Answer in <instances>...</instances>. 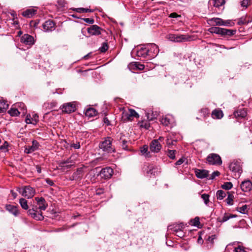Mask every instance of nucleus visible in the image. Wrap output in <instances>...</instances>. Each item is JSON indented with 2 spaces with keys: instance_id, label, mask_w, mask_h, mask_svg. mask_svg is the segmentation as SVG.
Wrapping results in <instances>:
<instances>
[{
  "instance_id": "393cba45",
  "label": "nucleus",
  "mask_w": 252,
  "mask_h": 252,
  "mask_svg": "<svg viewBox=\"0 0 252 252\" xmlns=\"http://www.w3.org/2000/svg\"><path fill=\"white\" fill-rule=\"evenodd\" d=\"M120 135L121 136L119 139L120 145L123 149L125 150H128L129 149L126 145V143L128 142L127 139L124 135H121V134H120Z\"/></svg>"
},
{
  "instance_id": "2f4dec72",
  "label": "nucleus",
  "mask_w": 252,
  "mask_h": 252,
  "mask_svg": "<svg viewBox=\"0 0 252 252\" xmlns=\"http://www.w3.org/2000/svg\"><path fill=\"white\" fill-rule=\"evenodd\" d=\"M249 210V207L247 205H242L240 206V204H239V206L237 207V211L243 214H247Z\"/></svg>"
},
{
  "instance_id": "2eb2a0df",
  "label": "nucleus",
  "mask_w": 252,
  "mask_h": 252,
  "mask_svg": "<svg viewBox=\"0 0 252 252\" xmlns=\"http://www.w3.org/2000/svg\"><path fill=\"white\" fill-rule=\"evenodd\" d=\"M42 27L45 32H52L55 29V24L51 20H48L43 24Z\"/></svg>"
},
{
  "instance_id": "8fccbe9b",
  "label": "nucleus",
  "mask_w": 252,
  "mask_h": 252,
  "mask_svg": "<svg viewBox=\"0 0 252 252\" xmlns=\"http://www.w3.org/2000/svg\"><path fill=\"white\" fill-rule=\"evenodd\" d=\"M176 151L175 150H168L167 155L171 159H174L175 158V153Z\"/></svg>"
},
{
  "instance_id": "c9c22d12",
  "label": "nucleus",
  "mask_w": 252,
  "mask_h": 252,
  "mask_svg": "<svg viewBox=\"0 0 252 252\" xmlns=\"http://www.w3.org/2000/svg\"><path fill=\"white\" fill-rule=\"evenodd\" d=\"M8 107V104L3 100H0V113H3L6 111Z\"/></svg>"
},
{
  "instance_id": "e433bc0d",
  "label": "nucleus",
  "mask_w": 252,
  "mask_h": 252,
  "mask_svg": "<svg viewBox=\"0 0 252 252\" xmlns=\"http://www.w3.org/2000/svg\"><path fill=\"white\" fill-rule=\"evenodd\" d=\"M210 22L214 25L218 26H223V20L219 18H214L210 19Z\"/></svg>"
},
{
  "instance_id": "4d7b16f0",
  "label": "nucleus",
  "mask_w": 252,
  "mask_h": 252,
  "mask_svg": "<svg viewBox=\"0 0 252 252\" xmlns=\"http://www.w3.org/2000/svg\"><path fill=\"white\" fill-rule=\"evenodd\" d=\"M236 168V162H233L229 164V168L232 171H235Z\"/></svg>"
},
{
  "instance_id": "4be33fe9",
  "label": "nucleus",
  "mask_w": 252,
  "mask_h": 252,
  "mask_svg": "<svg viewBox=\"0 0 252 252\" xmlns=\"http://www.w3.org/2000/svg\"><path fill=\"white\" fill-rule=\"evenodd\" d=\"M208 173L209 171L206 170H201L198 169H196L195 170V174L196 176L198 178L200 179H203L205 178H208Z\"/></svg>"
},
{
  "instance_id": "0e129e2a",
  "label": "nucleus",
  "mask_w": 252,
  "mask_h": 252,
  "mask_svg": "<svg viewBox=\"0 0 252 252\" xmlns=\"http://www.w3.org/2000/svg\"><path fill=\"white\" fill-rule=\"evenodd\" d=\"M181 17L180 15H179L178 14H177L176 13H175V12L171 13L169 15V17H171V18H177V17Z\"/></svg>"
},
{
  "instance_id": "473e14b6",
  "label": "nucleus",
  "mask_w": 252,
  "mask_h": 252,
  "mask_svg": "<svg viewBox=\"0 0 252 252\" xmlns=\"http://www.w3.org/2000/svg\"><path fill=\"white\" fill-rule=\"evenodd\" d=\"M210 2L216 7L222 6L225 3L224 0H210Z\"/></svg>"
},
{
  "instance_id": "58836bf2",
  "label": "nucleus",
  "mask_w": 252,
  "mask_h": 252,
  "mask_svg": "<svg viewBox=\"0 0 252 252\" xmlns=\"http://www.w3.org/2000/svg\"><path fill=\"white\" fill-rule=\"evenodd\" d=\"M247 111L245 108H240L237 109V117L244 118L247 115Z\"/></svg>"
},
{
  "instance_id": "13d9d810",
  "label": "nucleus",
  "mask_w": 252,
  "mask_h": 252,
  "mask_svg": "<svg viewBox=\"0 0 252 252\" xmlns=\"http://www.w3.org/2000/svg\"><path fill=\"white\" fill-rule=\"evenodd\" d=\"M82 19L85 22L91 24H93L94 22V21L93 18H82Z\"/></svg>"
},
{
  "instance_id": "49530a36",
  "label": "nucleus",
  "mask_w": 252,
  "mask_h": 252,
  "mask_svg": "<svg viewBox=\"0 0 252 252\" xmlns=\"http://www.w3.org/2000/svg\"><path fill=\"white\" fill-rule=\"evenodd\" d=\"M108 49V46L106 42H103L102 46L99 48V50L101 53L105 52Z\"/></svg>"
},
{
  "instance_id": "6e6552de",
  "label": "nucleus",
  "mask_w": 252,
  "mask_h": 252,
  "mask_svg": "<svg viewBox=\"0 0 252 252\" xmlns=\"http://www.w3.org/2000/svg\"><path fill=\"white\" fill-rule=\"evenodd\" d=\"M143 169L146 171L147 174L150 175H155L159 172L158 167L152 164L145 165Z\"/></svg>"
},
{
  "instance_id": "a18cd8bd",
  "label": "nucleus",
  "mask_w": 252,
  "mask_h": 252,
  "mask_svg": "<svg viewBox=\"0 0 252 252\" xmlns=\"http://www.w3.org/2000/svg\"><path fill=\"white\" fill-rule=\"evenodd\" d=\"M234 196L230 194H228L227 198L226 199V203L229 205H232L233 204Z\"/></svg>"
},
{
  "instance_id": "680f3d73",
  "label": "nucleus",
  "mask_w": 252,
  "mask_h": 252,
  "mask_svg": "<svg viewBox=\"0 0 252 252\" xmlns=\"http://www.w3.org/2000/svg\"><path fill=\"white\" fill-rule=\"evenodd\" d=\"M237 252H247L245 248L240 245H237Z\"/></svg>"
},
{
  "instance_id": "bb28decb",
  "label": "nucleus",
  "mask_w": 252,
  "mask_h": 252,
  "mask_svg": "<svg viewBox=\"0 0 252 252\" xmlns=\"http://www.w3.org/2000/svg\"><path fill=\"white\" fill-rule=\"evenodd\" d=\"M5 208L7 211L14 215L15 216H17L19 214L18 208L15 206L6 205Z\"/></svg>"
},
{
  "instance_id": "5fc2aeb1",
  "label": "nucleus",
  "mask_w": 252,
  "mask_h": 252,
  "mask_svg": "<svg viewBox=\"0 0 252 252\" xmlns=\"http://www.w3.org/2000/svg\"><path fill=\"white\" fill-rule=\"evenodd\" d=\"M32 119L33 125H36L38 122V116L36 114H33Z\"/></svg>"
},
{
  "instance_id": "338daca9",
  "label": "nucleus",
  "mask_w": 252,
  "mask_h": 252,
  "mask_svg": "<svg viewBox=\"0 0 252 252\" xmlns=\"http://www.w3.org/2000/svg\"><path fill=\"white\" fill-rule=\"evenodd\" d=\"M184 161V160L183 158L179 159L178 161H176L175 164L176 165H180L182 164Z\"/></svg>"
},
{
  "instance_id": "0eeeda50",
  "label": "nucleus",
  "mask_w": 252,
  "mask_h": 252,
  "mask_svg": "<svg viewBox=\"0 0 252 252\" xmlns=\"http://www.w3.org/2000/svg\"><path fill=\"white\" fill-rule=\"evenodd\" d=\"M148 49V56L151 58H154L157 56L159 52L158 46L154 43L149 44L147 45Z\"/></svg>"
},
{
  "instance_id": "39448f33",
  "label": "nucleus",
  "mask_w": 252,
  "mask_h": 252,
  "mask_svg": "<svg viewBox=\"0 0 252 252\" xmlns=\"http://www.w3.org/2000/svg\"><path fill=\"white\" fill-rule=\"evenodd\" d=\"M17 190L27 198H32L35 193V189L30 186H26L23 189H19Z\"/></svg>"
},
{
  "instance_id": "c03bdc74",
  "label": "nucleus",
  "mask_w": 252,
  "mask_h": 252,
  "mask_svg": "<svg viewBox=\"0 0 252 252\" xmlns=\"http://www.w3.org/2000/svg\"><path fill=\"white\" fill-rule=\"evenodd\" d=\"M233 187V185L231 182H225L221 186V188L223 189L228 190L231 189Z\"/></svg>"
},
{
  "instance_id": "3c124183",
  "label": "nucleus",
  "mask_w": 252,
  "mask_h": 252,
  "mask_svg": "<svg viewBox=\"0 0 252 252\" xmlns=\"http://www.w3.org/2000/svg\"><path fill=\"white\" fill-rule=\"evenodd\" d=\"M73 164V163L69 159H68L67 160L61 161L59 164V166L63 168L64 166V164Z\"/></svg>"
},
{
  "instance_id": "a878e982",
  "label": "nucleus",
  "mask_w": 252,
  "mask_h": 252,
  "mask_svg": "<svg viewBox=\"0 0 252 252\" xmlns=\"http://www.w3.org/2000/svg\"><path fill=\"white\" fill-rule=\"evenodd\" d=\"M148 49L147 47H141L136 52V56L139 57L146 58L148 56Z\"/></svg>"
},
{
  "instance_id": "bf43d9fd",
  "label": "nucleus",
  "mask_w": 252,
  "mask_h": 252,
  "mask_svg": "<svg viewBox=\"0 0 252 252\" xmlns=\"http://www.w3.org/2000/svg\"><path fill=\"white\" fill-rule=\"evenodd\" d=\"M25 122L28 124H33V123H32V119L30 115H28L27 116Z\"/></svg>"
},
{
  "instance_id": "412c9836",
  "label": "nucleus",
  "mask_w": 252,
  "mask_h": 252,
  "mask_svg": "<svg viewBox=\"0 0 252 252\" xmlns=\"http://www.w3.org/2000/svg\"><path fill=\"white\" fill-rule=\"evenodd\" d=\"M184 228V225L182 223H175L170 225L168 226V230H172L175 233L183 229Z\"/></svg>"
},
{
  "instance_id": "603ef678",
  "label": "nucleus",
  "mask_w": 252,
  "mask_h": 252,
  "mask_svg": "<svg viewBox=\"0 0 252 252\" xmlns=\"http://www.w3.org/2000/svg\"><path fill=\"white\" fill-rule=\"evenodd\" d=\"M220 174V173L218 171H214L212 173V174L209 177H208V179L209 180H213L216 177L219 176Z\"/></svg>"
},
{
  "instance_id": "79ce46f5",
  "label": "nucleus",
  "mask_w": 252,
  "mask_h": 252,
  "mask_svg": "<svg viewBox=\"0 0 252 252\" xmlns=\"http://www.w3.org/2000/svg\"><path fill=\"white\" fill-rule=\"evenodd\" d=\"M139 124L141 127L144 128L146 129H148L150 126V123L149 121H142Z\"/></svg>"
},
{
  "instance_id": "ea45409f",
  "label": "nucleus",
  "mask_w": 252,
  "mask_h": 252,
  "mask_svg": "<svg viewBox=\"0 0 252 252\" xmlns=\"http://www.w3.org/2000/svg\"><path fill=\"white\" fill-rule=\"evenodd\" d=\"M141 153L142 155H144L145 157H150V152L148 151V147L147 146H143L141 149Z\"/></svg>"
},
{
  "instance_id": "f3484780",
  "label": "nucleus",
  "mask_w": 252,
  "mask_h": 252,
  "mask_svg": "<svg viewBox=\"0 0 252 252\" xmlns=\"http://www.w3.org/2000/svg\"><path fill=\"white\" fill-rule=\"evenodd\" d=\"M83 176V169L82 168H78L77 170L74 172L70 179L71 180H80Z\"/></svg>"
},
{
  "instance_id": "c85d7f7f",
  "label": "nucleus",
  "mask_w": 252,
  "mask_h": 252,
  "mask_svg": "<svg viewBox=\"0 0 252 252\" xmlns=\"http://www.w3.org/2000/svg\"><path fill=\"white\" fill-rule=\"evenodd\" d=\"M128 67L132 69H137L138 70H142L144 69L145 66L138 62H134L130 63Z\"/></svg>"
},
{
  "instance_id": "37998d69",
  "label": "nucleus",
  "mask_w": 252,
  "mask_h": 252,
  "mask_svg": "<svg viewBox=\"0 0 252 252\" xmlns=\"http://www.w3.org/2000/svg\"><path fill=\"white\" fill-rule=\"evenodd\" d=\"M252 0H243L240 2V5L243 8H246L251 3Z\"/></svg>"
},
{
  "instance_id": "f03ea898",
  "label": "nucleus",
  "mask_w": 252,
  "mask_h": 252,
  "mask_svg": "<svg viewBox=\"0 0 252 252\" xmlns=\"http://www.w3.org/2000/svg\"><path fill=\"white\" fill-rule=\"evenodd\" d=\"M167 38L172 42H183L190 41L191 37L187 34H169Z\"/></svg>"
},
{
  "instance_id": "cd10ccee",
  "label": "nucleus",
  "mask_w": 252,
  "mask_h": 252,
  "mask_svg": "<svg viewBox=\"0 0 252 252\" xmlns=\"http://www.w3.org/2000/svg\"><path fill=\"white\" fill-rule=\"evenodd\" d=\"M236 217V215H233L230 213H225L222 218L218 219L220 222H224L230 219L235 218Z\"/></svg>"
},
{
  "instance_id": "9b49d317",
  "label": "nucleus",
  "mask_w": 252,
  "mask_h": 252,
  "mask_svg": "<svg viewBox=\"0 0 252 252\" xmlns=\"http://www.w3.org/2000/svg\"><path fill=\"white\" fill-rule=\"evenodd\" d=\"M63 112L66 113H70L75 111V105L73 102L66 103L63 105L61 107Z\"/></svg>"
},
{
  "instance_id": "72a5a7b5",
  "label": "nucleus",
  "mask_w": 252,
  "mask_h": 252,
  "mask_svg": "<svg viewBox=\"0 0 252 252\" xmlns=\"http://www.w3.org/2000/svg\"><path fill=\"white\" fill-rule=\"evenodd\" d=\"M71 9L79 13L93 12L94 11L92 9L85 8H73Z\"/></svg>"
},
{
  "instance_id": "e2e57ef3",
  "label": "nucleus",
  "mask_w": 252,
  "mask_h": 252,
  "mask_svg": "<svg viewBox=\"0 0 252 252\" xmlns=\"http://www.w3.org/2000/svg\"><path fill=\"white\" fill-rule=\"evenodd\" d=\"M183 229L179 231L178 232H176L177 236L180 238H182L184 236V233L183 232Z\"/></svg>"
},
{
  "instance_id": "b1692460",
  "label": "nucleus",
  "mask_w": 252,
  "mask_h": 252,
  "mask_svg": "<svg viewBox=\"0 0 252 252\" xmlns=\"http://www.w3.org/2000/svg\"><path fill=\"white\" fill-rule=\"evenodd\" d=\"M28 212L33 219L36 220H42L43 219L42 213H37L34 209L29 210Z\"/></svg>"
},
{
  "instance_id": "9d476101",
  "label": "nucleus",
  "mask_w": 252,
  "mask_h": 252,
  "mask_svg": "<svg viewBox=\"0 0 252 252\" xmlns=\"http://www.w3.org/2000/svg\"><path fill=\"white\" fill-rule=\"evenodd\" d=\"M139 117L138 113L133 109H128V111H125L123 113V118L124 120H131L132 117Z\"/></svg>"
},
{
  "instance_id": "de8ad7c7",
  "label": "nucleus",
  "mask_w": 252,
  "mask_h": 252,
  "mask_svg": "<svg viewBox=\"0 0 252 252\" xmlns=\"http://www.w3.org/2000/svg\"><path fill=\"white\" fill-rule=\"evenodd\" d=\"M201 198L204 200V203L208 205L209 202V195L208 194H202L201 195Z\"/></svg>"
},
{
  "instance_id": "a19ab883",
  "label": "nucleus",
  "mask_w": 252,
  "mask_h": 252,
  "mask_svg": "<svg viewBox=\"0 0 252 252\" xmlns=\"http://www.w3.org/2000/svg\"><path fill=\"white\" fill-rule=\"evenodd\" d=\"M19 203L23 209L27 210L29 208L27 201L25 199L23 198L20 199Z\"/></svg>"
},
{
  "instance_id": "dca6fc26",
  "label": "nucleus",
  "mask_w": 252,
  "mask_h": 252,
  "mask_svg": "<svg viewBox=\"0 0 252 252\" xmlns=\"http://www.w3.org/2000/svg\"><path fill=\"white\" fill-rule=\"evenodd\" d=\"M21 41L28 45H32L34 44L33 37L28 34H25L21 37Z\"/></svg>"
},
{
  "instance_id": "774afa93",
  "label": "nucleus",
  "mask_w": 252,
  "mask_h": 252,
  "mask_svg": "<svg viewBox=\"0 0 252 252\" xmlns=\"http://www.w3.org/2000/svg\"><path fill=\"white\" fill-rule=\"evenodd\" d=\"M45 181H46V182L48 185H50V186H53V185H54V183H53V182L51 180H50V179H48V178L46 179H45Z\"/></svg>"
},
{
  "instance_id": "c756f323",
  "label": "nucleus",
  "mask_w": 252,
  "mask_h": 252,
  "mask_svg": "<svg viewBox=\"0 0 252 252\" xmlns=\"http://www.w3.org/2000/svg\"><path fill=\"white\" fill-rule=\"evenodd\" d=\"M212 116L214 119L216 118L220 119L223 117V114L221 110L216 109L213 111L212 113Z\"/></svg>"
},
{
  "instance_id": "1a4fd4ad",
  "label": "nucleus",
  "mask_w": 252,
  "mask_h": 252,
  "mask_svg": "<svg viewBox=\"0 0 252 252\" xmlns=\"http://www.w3.org/2000/svg\"><path fill=\"white\" fill-rule=\"evenodd\" d=\"M174 121V118L170 115H167L160 119L161 123L165 126H173Z\"/></svg>"
},
{
  "instance_id": "7c9ffc66",
  "label": "nucleus",
  "mask_w": 252,
  "mask_h": 252,
  "mask_svg": "<svg viewBox=\"0 0 252 252\" xmlns=\"http://www.w3.org/2000/svg\"><path fill=\"white\" fill-rule=\"evenodd\" d=\"M97 112L96 110L94 108H89L85 110V115L89 117H94L96 116Z\"/></svg>"
},
{
  "instance_id": "f8f14e48",
  "label": "nucleus",
  "mask_w": 252,
  "mask_h": 252,
  "mask_svg": "<svg viewBox=\"0 0 252 252\" xmlns=\"http://www.w3.org/2000/svg\"><path fill=\"white\" fill-rule=\"evenodd\" d=\"M161 149V145L158 140H154L150 143V149L152 152L158 153Z\"/></svg>"
},
{
  "instance_id": "5701e85b",
  "label": "nucleus",
  "mask_w": 252,
  "mask_h": 252,
  "mask_svg": "<svg viewBox=\"0 0 252 252\" xmlns=\"http://www.w3.org/2000/svg\"><path fill=\"white\" fill-rule=\"evenodd\" d=\"M36 9L31 8L23 11L22 14L26 18H31L36 13Z\"/></svg>"
},
{
  "instance_id": "6e6d98bb",
  "label": "nucleus",
  "mask_w": 252,
  "mask_h": 252,
  "mask_svg": "<svg viewBox=\"0 0 252 252\" xmlns=\"http://www.w3.org/2000/svg\"><path fill=\"white\" fill-rule=\"evenodd\" d=\"M192 224L194 226H198L200 223L199 218L198 217H195L192 220Z\"/></svg>"
},
{
  "instance_id": "423d86ee",
  "label": "nucleus",
  "mask_w": 252,
  "mask_h": 252,
  "mask_svg": "<svg viewBox=\"0 0 252 252\" xmlns=\"http://www.w3.org/2000/svg\"><path fill=\"white\" fill-rule=\"evenodd\" d=\"M207 161L209 164L212 165H220L222 160L220 156L216 154H210L207 158Z\"/></svg>"
},
{
  "instance_id": "aec40b11",
  "label": "nucleus",
  "mask_w": 252,
  "mask_h": 252,
  "mask_svg": "<svg viewBox=\"0 0 252 252\" xmlns=\"http://www.w3.org/2000/svg\"><path fill=\"white\" fill-rule=\"evenodd\" d=\"M38 143L36 141L33 140L32 142V146H27L25 148V152L27 154H30L34 152L38 149Z\"/></svg>"
},
{
  "instance_id": "09e8293b",
  "label": "nucleus",
  "mask_w": 252,
  "mask_h": 252,
  "mask_svg": "<svg viewBox=\"0 0 252 252\" xmlns=\"http://www.w3.org/2000/svg\"><path fill=\"white\" fill-rule=\"evenodd\" d=\"M8 143L7 142L5 141L2 145L0 146V150L3 152H6L8 151Z\"/></svg>"
},
{
  "instance_id": "052dcab7",
  "label": "nucleus",
  "mask_w": 252,
  "mask_h": 252,
  "mask_svg": "<svg viewBox=\"0 0 252 252\" xmlns=\"http://www.w3.org/2000/svg\"><path fill=\"white\" fill-rule=\"evenodd\" d=\"M71 147H72L75 149H78L80 148V143L77 142L76 143H73L71 145Z\"/></svg>"
},
{
  "instance_id": "864d4df0",
  "label": "nucleus",
  "mask_w": 252,
  "mask_h": 252,
  "mask_svg": "<svg viewBox=\"0 0 252 252\" xmlns=\"http://www.w3.org/2000/svg\"><path fill=\"white\" fill-rule=\"evenodd\" d=\"M223 26H232L234 25V22L232 21V20H223Z\"/></svg>"
},
{
  "instance_id": "f257e3e1",
  "label": "nucleus",
  "mask_w": 252,
  "mask_h": 252,
  "mask_svg": "<svg viewBox=\"0 0 252 252\" xmlns=\"http://www.w3.org/2000/svg\"><path fill=\"white\" fill-rule=\"evenodd\" d=\"M8 112L11 116L14 117L18 116L20 113L25 115L26 110L25 109L24 104L19 102L13 105Z\"/></svg>"
},
{
  "instance_id": "a211bd4d",
  "label": "nucleus",
  "mask_w": 252,
  "mask_h": 252,
  "mask_svg": "<svg viewBox=\"0 0 252 252\" xmlns=\"http://www.w3.org/2000/svg\"><path fill=\"white\" fill-rule=\"evenodd\" d=\"M35 200L38 205V209L40 210H45L48 206L45 200L43 197H35Z\"/></svg>"
},
{
  "instance_id": "7ed1b4c3",
  "label": "nucleus",
  "mask_w": 252,
  "mask_h": 252,
  "mask_svg": "<svg viewBox=\"0 0 252 252\" xmlns=\"http://www.w3.org/2000/svg\"><path fill=\"white\" fill-rule=\"evenodd\" d=\"M208 31L211 33L220 34L221 35H232L236 32L235 30H227L216 27L210 28Z\"/></svg>"
},
{
  "instance_id": "ddd939ff",
  "label": "nucleus",
  "mask_w": 252,
  "mask_h": 252,
  "mask_svg": "<svg viewBox=\"0 0 252 252\" xmlns=\"http://www.w3.org/2000/svg\"><path fill=\"white\" fill-rule=\"evenodd\" d=\"M102 29L97 25H93L87 29L88 32L92 35H99Z\"/></svg>"
},
{
  "instance_id": "69168bd1",
  "label": "nucleus",
  "mask_w": 252,
  "mask_h": 252,
  "mask_svg": "<svg viewBox=\"0 0 252 252\" xmlns=\"http://www.w3.org/2000/svg\"><path fill=\"white\" fill-rule=\"evenodd\" d=\"M201 113H203L204 114V115L205 116V115H207L209 114V110L207 108H204V109H203L201 110Z\"/></svg>"
},
{
  "instance_id": "f704fd0d",
  "label": "nucleus",
  "mask_w": 252,
  "mask_h": 252,
  "mask_svg": "<svg viewBox=\"0 0 252 252\" xmlns=\"http://www.w3.org/2000/svg\"><path fill=\"white\" fill-rule=\"evenodd\" d=\"M227 193H228V192H225L221 189L218 190L216 193V197L217 199H223L226 196Z\"/></svg>"
},
{
  "instance_id": "20e7f679",
  "label": "nucleus",
  "mask_w": 252,
  "mask_h": 252,
  "mask_svg": "<svg viewBox=\"0 0 252 252\" xmlns=\"http://www.w3.org/2000/svg\"><path fill=\"white\" fill-rule=\"evenodd\" d=\"M112 139L110 137L106 138L99 145L100 149L107 153H111L115 151L114 148L112 146Z\"/></svg>"
},
{
  "instance_id": "4468645a",
  "label": "nucleus",
  "mask_w": 252,
  "mask_h": 252,
  "mask_svg": "<svg viewBox=\"0 0 252 252\" xmlns=\"http://www.w3.org/2000/svg\"><path fill=\"white\" fill-rule=\"evenodd\" d=\"M113 173V169L110 167H106L102 169L100 173L101 178L105 179H109Z\"/></svg>"
},
{
  "instance_id": "6ab92c4d",
  "label": "nucleus",
  "mask_w": 252,
  "mask_h": 252,
  "mask_svg": "<svg viewBox=\"0 0 252 252\" xmlns=\"http://www.w3.org/2000/svg\"><path fill=\"white\" fill-rule=\"evenodd\" d=\"M241 189L244 192H248L252 189V183L250 180H246L242 182Z\"/></svg>"
},
{
  "instance_id": "4c0bfd02",
  "label": "nucleus",
  "mask_w": 252,
  "mask_h": 252,
  "mask_svg": "<svg viewBox=\"0 0 252 252\" xmlns=\"http://www.w3.org/2000/svg\"><path fill=\"white\" fill-rule=\"evenodd\" d=\"M251 21H252V20H251L250 17L247 18L246 17H242L239 20L238 22H237V24H238V25L247 24Z\"/></svg>"
}]
</instances>
